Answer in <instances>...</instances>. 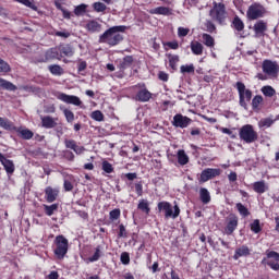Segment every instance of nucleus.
<instances>
[{
    "label": "nucleus",
    "instance_id": "nucleus-4",
    "mask_svg": "<svg viewBox=\"0 0 279 279\" xmlns=\"http://www.w3.org/2000/svg\"><path fill=\"white\" fill-rule=\"evenodd\" d=\"M209 16L213 21H217L218 25H226L228 20V12L226 11V4L214 2L213 9L209 11Z\"/></svg>",
    "mask_w": 279,
    "mask_h": 279
},
{
    "label": "nucleus",
    "instance_id": "nucleus-55",
    "mask_svg": "<svg viewBox=\"0 0 279 279\" xmlns=\"http://www.w3.org/2000/svg\"><path fill=\"white\" fill-rule=\"evenodd\" d=\"M260 104H263V96L260 95L255 96L252 100L253 110H256V108H258Z\"/></svg>",
    "mask_w": 279,
    "mask_h": 279
},
{
    "label": "nucleus",
    "instance_id": "nucleus-28",
    "mask_svg": "<svg viewBox=\"0 0 279 279\" xmlns=\"http://www.w3.org/2000/svg\"><path fill=\"white\" fill-rule=\"evenodd\" d=\"M232 29H235V32H243L245 29V23H243V20L239 17V15H235L231 22Z\"/></svg>",
    "mask_w": 279,
    "mask_h": 279
},
{
    "label": "nucleus",
    "instance_id": "nucleus-18",
    "mask_svg": "<svg viewBox=\"0 0 279 279\" xmlns=\"http://www.w3.org/2000/svg\"><path fill=\"white\" fill-rule=\"evenodd\" d=\"M250 254H252V251L250 250V247L247 245H242V246H240L235 250L234 255H233V259L239 260L243 256L244 257L250 256Z\"/></svg>",
    "mask_w": 279,
    "mask_h": 279
},
{
    "label": "nucleus",
    "instance_id": "nucleus-3",
    "mask_svg": "<svg viewBox=\"0 0 279 279\" xmlns=\"http://www.w3.org/2000/svg\"><path fill=\"white\" fill-rule=\"evenodd\" d=\"M159 213H163L165 219H178L180 217V206L174 203V206L167 201L159 202L157 204Z\"/></svg>",
    "mask_w": 279,
    "mask_h": 279
},
{
    "label": "nucleus",
    "instance_id": "nucleus-11",
    "mask_svg": "<svg viewBox=\"0 0 279 279\" xmlns=\"http://www.w3.org/2000/svg\"><path fill=\"white\" fill-rule=\"evenodd\" d=\"M191 123H193V120L186 116H183L182 113H177L172 120V125L174 128H181V130L189 128Z\"/></svg>",
    "mask_w": 279,
    "mask_h": 279
},
{
    "label": "nucleus",
    "instance_id": "nucleus-51",
    "mask_svg": "<svg viewBox=\"0 0 279 279\" xmlns=\"http://www.w3.org/2000/svg\"><path fill=\"white\" fill-rule=\"evenodd\" d=\"M93 9L95 12H106V10H108V7L102 2H94Z\"/></svg>",
    "mask_w": 279,
    "mask_h": 279
},
{
    "label": "nucleus",
    "instance_id": "nucleus-27",
    "mask_svg": "<svg viewBox=\"0 0 279 279\" xmlns=\"http://www.w3.org/2000/svg\"><path fill=\"white\" fill-rule=\"evenodd\" d=\"M177 159H178V163L181 167H184L187 162H190L189 155L186 154V151L184 149H179L177 151Z\"/></svg>",
    "mask_w": 279,
    "mask_h": 279
},
{
    "label": "nucleus",
    "instance_id": "nucleus-30",
    "mask_svg": "<svg viewBox=\"0 0 279 279\" xmlns=\"http://www.w3.org/2000/svg\"><path fill=\"white\" fill-rule=\"evenodd\" d=\"M190 47L194 56H202V53H204V45L199 41H192Z\"/></svg>",
    "mask_w": 279,
    "mask_h": 279
},
{
    "label": "nucleus",
    "instance_id": "nucleus-47",
    "mask_svg": "<svg viewBox=\"0 0 279 279\" xmlns=\"http://www.w3.org/2000/svg\"><path fill=\"white\" fill-rule=\"evenodd\" d=\"M10 71H12L10 63L0 58V73H10Z\"/></svg>",
    "mask_w": 279,
    "mask_h": 279
},
{
    "label": "nucleus",
    "instance_id": "nucleus-34",
    "mask_svg": "<svg viewBox=\"0 0 279 279\" xmlns=\"http://www.w3.org/2000/svg\"><path fill=\"white\" fill-rule=\"evenodd\" d=\"M203 29L208 34H217V25H215V22H211L210 20H206L203 23Z\"/></svg>",
    "mask_w": 279,
    "mask_h": 279
},
{
    "label": "nucleus",
    "instance_id": "nucleus-7",
    "mask_svg": "<svg viewBox=\"0 0 279 279\" xmlns=\"http://www.w3.org/2000/svg\"><path fill=\"white\" fill-rule=\"evenodd\" d=\"M265 7L258 2L252 3L247 11H246V16L248 21H256L258 19H263L265 16Z\"/></svg>",
    "mask_w": 279,
    "mask_h": 279
},
{
    "label": "nucleus",
    "instance_id": "nucleus-6",
    "mask_svg": "<svg viewBox=\"0 0 279 279\" xmlns=\"http://www.w3.org/2000/svg\"><path fill=\"white\" fill-rule=\"evenodd\" d=\"M235 88L239 93L240 106L242 108H247V102L252 101V92L246 89L243 82H236Z\"/></svg>",
    "mask_w": 279,
    "mask_h": 279
},
{
    "label": "nucleus",
    "instance_id": "nucleus-26",
    "mask_svg": "<svg viewBox=\"0 0 279 279\" xmlns=\"http://www.w3.org/2000/svg\"><path fill=\"white\" fill-rule=\"evenodd\" d=\"M101 256H104V246L101 245H97L95 247V252L92 256H89L87 258L88 263H97V260H99V258H101Z\"/></svg>",
    "mask_w": 279,
    "mask_h": 279
},
{
    "label": "nucleus",
    "instance_id": "nucleus-14",
    "mask_svg": "<svg viewBox=\"0 0 279 279\" xmlns=\"http://www.w3.org/2000/svg\"><path fill=\"white\" fill-rule=\"evenodd\" d=\"M64 145H65L66 149H72V151H74L76 154V156H82V154H84L86 151V147L78 146L77 142H75V140L65 138Z\"/></svg>",
    "mask_w": 279,
    "mask_h": 279
},
{
    "label": "nucleus",
    "instance_id": "nucleus-62",
    "mask_svg": "<svg viewBox=\"0 0 279 279\" xmlns=\"http://www.w3.org/2000/svg\"><path fill=\"white\" fill-rule=\"evenodd\" d=\"M87 66H88V63H86V61L80 60L77 63L78 73H82V71H86Z\"/></svg>",
    "mask_w": 279,
    "mask_h": 279
},
{
    "label": "nucleus",
    "instance_id": "nucleus-64",
    "mask_svg": "<svg viewBox=\"0 0 279 279\" xmlns=\"http://www.w3.org/2000/svg\"><path fill=\"white\" fill-rule=\"evenodd\" d=\"M158 78H159L161 82H169V74H167L166 72L160 71V72L158 73Z\"/></svg>",
    "mask_w": 279,
    "mask_h": 279
},
{
    "label": "nucleus",
    "instance_id": "nucleus-53",
    "mask_svg": "<svg viewBox=\"0 0 279 279\" xmlns=\"http://www.w3.org/2000/svg\"><path fill=\"white\" fill-rule=\"evenodd\" d=\"M90 117L94 121H99V122L104 121L105 119L104 113L100 110L93 111Z\"/></svg>",
    "mask_w": 279,
    "mask_h": 279
},
{
    "label": "nucleus",
    "instance_id": "nucleus-49",
    "mask_svg": "<svg viewBox=\"0 0 279 279\" xmlns=\"http://www.w3.org/2000/svg\"><path fill=\"white\" fill-rule=\"evenodd\" d=\"M102 171L105 173H113L114 172V167H112V163H110L108 160H104L101 163Z\"/></svg>",
    "mask_w": 279,
    "mask_h": 279
},
{
    "label": "nucleus",
    "instance_id": "nucleus-13",
    "mask_svg": "<svg viewBox=\"0 0 279 279\" xmlns=\"http://www.w3.org/2000/svg\"><path fill=\"white\" fill-rule=\"evenodd\" d=\"M219 175H221V169L206 168L201 173L199 182H208V180H213V178H217Z\"/></svg>",
    "mask_w": 279,
    "mask_h": 279
},
{
    "label": "nucleus",
    "instance_id": "nucleus-39",
    "mask_svg": "<svg viewBox=\"0 0 279 279\" xmlns=\"http://www.w3.org/2000/svg\"><path fill=\"white\" fill-rule=\"evenodd\" d=\"M169 66L172 71L178 70V62H180V56L178 54H168Z\"/></svg>",
    "mask_w": 279,
    "mask_h": 279
},
{
    "label": "nucleus",
    "instance_id": "nucleus-36",
    "mask_svg": "<svg viewBox=\"0 0 279 279\" xmlns=\"http://www.w3.org/2000/svg\"><path fill=\"white\" fill-rule=\"evenodd\" d=\"M59 53L60 56H66V58H71V56H73V47H71V45H63V46H59Z\"/></svg>",
    "mask_w": 279,
    "mask_h": 279
},
{
    "label": "nucleus",
    "instance_id": "nucleus-58",
    "mask_svg": "<svg viewBox=\"0 0 279 279\" xmlns=\"http://www.w3.org/2000/svg\"><path fill=\"white\" fill-rule=\"evenodd\" d=\"M63 158H65V160H69L70 162H73V160H75V154H73V151L71 150H64Z\"/></svg>",
    "mask_w": 279,
    "mask_h": 279
},
{
    "label": "nucleus",
    "instance_id": "nucleus-37",
    "mask_svg": "<svg viewBox=\"0 0 279 279\" xmlns=\"http://www.w3.org/2000/svg\"><path fill=\"white\" fill-rule=\"evenodd\" d=\"M131 191H135L137 197H143V181L129 184Z\"/></svg>",
    "mask_w": 279,
    "mask_h": 279
},
{
    "label": "nucleus",
    "instance_id": "nucleus-33",
    "mask_svg": "<svg viewBox=\"0 0 279 279\" xmlns=\"http://www.w3.org/2000/svg\"><path fill=\"white\" fill-rule=\"evenodd\" d=\"M276 123L274 118H264L258 121V129L259 130H267V128H271Z\"/></svg>",
    "mask_w": 279,
    "mask_h": 279
},
{
    "label": "nucleus",
    "instance_id": "nucleus-38",
    "mask_svg": "<svg viewBox=\"0 0 279 279\" xmlns=\"http://www.w3.org/2000/svg\"><path fill=\"white\" fill-rule=\"evenodd\" d=\"M199 199L203 204H210V192L206 187H201Z\"/></svg>",
    "mask_w": 279,
    "mask_h": 279
},
{
    "label": "nucleus",
    "instance_id": "nucleus-61",
    "mask_svg": "<svg viewBox=\"0 0 279 279\" xmlns=\"http://www.w3.org/2000/svg\"><path fill=\"white\" fill-rule=\"evenodd\" d=\"M74 213H75V215L81 217V219H83V221H88V213H86L85 210H75Z\"/></svg>",
    "mask_w": 279,
    "mask_h": 279
},
{
    "label": "nucleus",
    "instance_id": "nucleus-17",
    "mask_svg": "<svg viewBox=\"0 0 279 279\" xmlns=\"http://www.w3.org/2000/svg\"><path fill=\"white\" fill-rule=\"evenodd\" d=\"M51 60H62V54H60V49L58 47L50 48L45 52L43 62H49Z\"/></svg>",
    "mask_w": 279,
    "mask_h": 279
},
{
    "label": "nucleus",
    "instance_id": "nucleus-20",
    "mask_svg": "<svg viewBox=\"0 0 279 279\" xmlns=\"http://www.w3.org/2000/svg\"><path fill=\"white\" fill-rule=\"evenodd\" d=\"M253 191L258 193V195H263V193H267V191H269V185H267L264 180L256 181L253 183Z\"/></svg>",
    "mask_w": 279,
    "mask_h": 279
},
{
    "label": "nucleus",
    "instance_id": "nucleus-56",
    "mask_svg": "<svg viewBox=\"0 0 279 279\" xmlns=\"http://www.w3.org/2000/svg\"><path fill=\"white\" fill-rule=\"evenodd\" d=\"M120 260H121L122 265H130V253H128V252L121 253Z\"/></svg>",
    "mask_w": 279,
    "mask_h": 279
},
{
    "label": "nucleus",
    "instance_id": "nucleus-21",
    "mask_svg": "<svg viewBox=\"0 0 279 279\" xmlns=\"http://www.w3.org/2000/svg\"><path fill=\"white\" fill-rule=\"evenodd\" d=\"M58 119L52 118L51 116H45L41 118V125L46 130H51L58 125Z\"/></svg>",
    "mask_w": 279,
    "mask_h": 279
},
{
    "label": "nucleus",
    "instance_id": "nucleus-10",
    "mask_svg": "<svg viewBox=\"0 0 279 279\" xmlns=\"http://www.w3.org/2000/svg\"><path fill=\"white\" fill-rule=\"evenodd\" d=\"M59 101H63V104H70L71 106H77L78 108H84V102L80 97L75 95H69L62 92L57 93L56 95Z\"/></svg>",
    "mask_w": 279,
    "mask_h": 279
},
{
    "label": "nucleus",
    "instance_id": "nucleus-43",
    "mask_svg": "<svg viewBox=\"0 0 279 279\" xmlns=\"http://www.w3.org/2000/svg\"><path fill=\"white\" fill-rule=\"evenodd\" d=\"M138 210H142V213H145L146 215H149L150 208H149V203L145 199H141L138 205H137Z\"/></svg>",
    "mask_w": 279,
    "mask_h": 279
},
{
    "label": "nucleus",
    "instance_id": "nucleus-50",
    "mask_svg": "<svg viewBox=\"0 0 279 279\" xmlns=\"http://www.w3.org/2000/svg\"><path fill=\"white\" fill-rule=\"evenodd\" d=\"M120 218H121V209L116 208V209H112V210L109 213V219H110V221H117V219H120Z\"/></svg>",
    "mask_w": 279,
    "mask_h": 279
},
{
    "label": "nucleus",
    "instance_id": "nucleus-32",
    "mask_svg": "<svg viewBox=\"0 0 279 279\" xmlns=\"http://www.w3.org/2000/svg\"><path fill=\"white\" fill-rule=\"evenodd\" d=\"M0 128H3V130H8L9 132L16 131V126L14 125V122L4 118H0Z\"/></svg>",
    "mask_w": 279,
    "mask_h": 279
},
{
    "label": "nucleus",
    "instance_id": "nucleus-23",
    "mask_svg": "<svg viewBox=\"0 0 279 279\" xmlns=\"http://www.w3.org/2000/svg\"><path fill=\"white\" fill-rule=\"evenodd\" d=\"M135 99L136 101H142L143 104H145L151 99V93L147 90V88H143L137 92Z\"/></svg>",
    "mask_w": 279,
    "mask_h": 279
},
{
    "label": "nucleus",
    "instance_id": "nucleus-57",
    "mask_svg": "<svg viewBox=\"0 0 279 279\" xmlns=\"http://www.w3.org/2000/svg\"><path fill=\"white\" fill-rule=\"evenodd\" d=\"M190 32H191V29L180 26L178 28V36H179V38H184V37L189 36Z\"/></svg>",
    "mask_w": 279,
    "mask_h": 279
},
{
    "label": "nucleus",
    "instance_id": "nucleus-60",
    "mask_svg": "<svg viewBox=\"0 0 279 279\" xmlns=\"http://www.w3.org/2000/svg\"><path fill=\"white\" fill-rule=\"evenodd\" d=\"M197 3H199V0H184L183 5H184V8H187V10H189V9L193 8L194 5H196Z\"/></svg>",
    "mask_w": 279,
    "mask_h": 279
},
{
    "label": "nucleus",
    "instance_id": "nucleus-8",
    "mask_svg": "<svg viewBox=\"0 0 279 279\" xmlns=\"http://www.w3.org/2000/svg\"><path fill=\"white\" fill-rule=\"evenodd\" d=\"M267 258H263L262 265H268L272 271H279V253L276 251H267Z\"/></svg>",
    "mask_w": 279,
    "mask_h": 279
},
{
    "label": "nucleus",
    "instance_id": "nucleus-15",
    "mask_svg": "<svg viewBox=\"0 0 279 279\" xmlns=\"http://www.w3.org/2000/svg\"><path fill=\"white\" fill-rule=\"evenodd\" d=\"M44 193L46 202L48 204H53V202L58 199V195H60V190L58 187L47 186Z\"/></svg>",
    "mask_w": 279,
    "mask_h": 279
},
{
    "label": "nucleus",
    "instance_id": "nucleus-44",
    "mask_svg": "<svg viewBox=\"0 0 279 279\" xmlns=\"http://www.w3.org/2000/svg\"><path fill=\"white\" fill-rule=\"evenodd\" d=\"M235 208L240 213L241 217H250V210L243 203H236Z\"/></svg>",
    "mask_w": 279,
    "mask_h": 279
},
{
    "label": "nucleus",
    "instance_id": "nucleus-24",
    "mask_svg": "<svg viewBox=\"0 0 279 279\" xmlns=\"http://www.w3.org/2000/svg\"><path fill=\"white\" fill-rule=\"evenodd\" d=\"M132 64H134V57L126 56L119 62L118 69H120V71H125V69H130Z\"/></svg>",
    "mask_w": 279,
    "mask_h": 279
},
{
    "label": "nucleus",
    "instance_id": "nucleus-31",
    "mask_svg": "<svg viewBox=\"0 0 279 279\" xmlns=\"http://www.w3.org/2000/svg\"><path fill=\"white\" fill-rule=\"evenodd\" d=\"M202 38H203V44L205 45V47H208L209 49L215 48V37H213L208 33H203Z\"/></svg>",
    "mask_w": 279,
    "mask_h": 279
},
{
    "label": "nucleus",
    "instance_id": "nucleus-42",
    "mask_svg": "<svg viewBox=\"0 0 279 279\" xmlns=\"http://www.w3.org/2000/svg\"><path fill=\"white\" fill-rule=\"evenodd\" d=\"M16 3H22V5H25L26 8H31V10H34L35 12H38V7L34 2V0H15Z\"/></svg>",
    "mask_w": 279,
    "mask_h": 279
},
{
    "label": "nucleus",
    "instance_id": "nucleus-12",
    "mask_svg": "<svg viewBox=\"0 0 279 279\" xmlns=\"http://www.w3.org/2000/svg\"><path fill=\"white\" fill-rule=\"evenodd\" d=\"M239 228V217L234 214H230L227 218V226L225 228V234H230L234 233V230Z\"/></svg>",
    "mask_w": 279,
    "mask_h": 279
},
{
    "label": "nucleus",
    "instance_id": "nucleus-22",
    "mask_svg": "<svg viewBox=\"0 0 279 279\" xmlns=\"http://www.w3.org/2000/svg\"><path fill=\"white\" fill-rule=\"evenodd\" d=\"M253 29L256 36H265V33L267 32V24L265 21L259 20L254 24Z\"/></svg>",
    "mask_w": 279,
    "mask_h": 279
},
{
    "label": "nucleus",
    "instance_id": "nucleus-52",
    "mask_svg": "<svg viewBox=\"0 0 279 279\" xmlns=\"http://www.w3.org/2000/svg\"><path fill=\"white\" fill-rule=\"evenodd\" d=\"M251 230H252V232H254L255 234H258V232H260V230H263V228H260V220L255 219V220L251 223Z\"/></svg>",
    "mask_w": 279,
    "mask_h": 279
},
{
    "label": "nucleus",
    "instance_id": "nucleus-35",
    "mask_svg": "<svg viewBox=\"0 0 279 279\" xmlns=\"http://www.w3.org/2000/svg\"><path fill=\"white\" fill-rule=\"evenodd\" d=\"M43 208H44L45 215H47V217H51L56 213H58L59 205L58 204H51V205L44 204Z\"/></svg>",
    "mask_w": 279,
    "mask_h": 279
},
{
    "label": "nucleus",
    "instance_id": "nucleus-2",
    "mask_svg": "<svg viewBox=\"0 0 279 279\" xmlns=\"http://www.w3.org/2000/svg\"><path fill=\"white\" fill-rule=\"evenodd\" d=\"M53 254L58 260H64V256L69 254V239L64 235H57L53 240Z\"/></svg>",
    "mask_w": 279,
    "mask_h": 279
},
{
    "label": "nucleus",
    "instance_id": "nucleus-54",
    "mask_svg": "<svg viewBox=\"0 0 279 279\" xmlns=\"http://www.w3.org/2000/svg\"><path fill=\"white\" fill-rule=\"evenodd\" d=\"M181 73H195V65L193 64H185V65H181L180 68Z\"/></svg>",
    "mask_w": 279,
    "mask_h": 279
},
{
    "label": "nucleus",
    "instance_id": "nucleus-9",
    "mask_svg": "<svg viewBox=\"0 0 279 279\" xmlns=\"http://www.w3.org/2000/svg\"><path fill=\"white\" fill-rule=\"evenodd\" d=\"M263 73L272 80L278 77L279 65L278 62L271 60H264L262 64Z\"/></svg>",
    "mask_w": 279,
    "mask_h": 279
},
{
    "label": "nucleus",
    "instance_id": "nucleus-19",
    "mask_svg": "<svg viewBox=\"0 0 279 279\" xmlns=\"http://www.w3.org/2000/svg\"><path fill=\"white\" fill-rule=\"evenodd\" d=\"M85 29H87L89 34H99V32H101V24L96 20H89L85 25Z\"/></svg>",
    "mask_w": 279,
    "mask_h": 279
},
{
    "label": "nucleus",
    "instance_id": "nucleus-59",
    "mask_svg": "<svg viewBox=\"0 0 279 279\" xmlns=\"http://www.w3.org/2000/svg\"><path fill=\"white\" fill-rule=\"evenodd\" d=\"M118 236H119V239H125L128 236V231L125 230V226H123V225L119 226Z\"/></svg>",
    "mask_w": 279,
    "mask_h": 279
},
{
    "label": "nucleus",
    "instance_id": "nucleus-46",
    "mask_svg": "<svg viewBox=\"0 0 279 279\" xmlns=\"http://www.w3.org/2000/svg\"><path fill=\"white\" fill-rule=\"evenodd\" d=\"M262 93L263 95H265V97H274V95H276V89H274V87L267 85L262 87Z\"/></svg>",
    "mask_w": 279,
    "mask_h": 279
},
{
    "label": "nucleus",
    "instance_id": "nucleus-29",
    "mask_svg": "<svg viewBox=\"0 0 279 279\" xmlns=\"http://www.w3.org/2000/svg\"><path fill=\"white\" fill-rule=\"evenodd\" d=\"M15 132L17 134H20V136L22 138H24V141H29L32 138H34V132H32L31 130L28 129H22V128H15Z\"/></svg>",
    "mask_w": 279,
    "mask_h": 279
},
{
    "label": "nucleus",
    "instance_id": "nucleus-25",
    "mask_svg": "<svg viewBox=\"0 0 279 279\" xmlns=\"http://www.w3.org/2000/svg\"><path fill=\"white\" fill-rule=\"evenodd\" d=\"M150 14H158L161 16H171L172 10L169 7H157L150 10Z\"/></svg>",
    "mask_w": 279,
    "mask_h": 279
},
{
    "label": "nucleus",
    "instance_id": "nucleus-48",
    "mask_svg": "<svg viewBox=\"0 0 279 279\" xmlns=\"http://www.w3.org/2000/svg\"><path fill=\"white\" fill-rule=\"evenodd\" d=\"M88 8V4H80L75 7L74 14L75 16H82V14H86V9Z\"/></svg>",
    "mask_w": 279,
    "mask_h": 279
},
{
    "label": "nucleus",
    "instance_id": "nucleus-40",
    "mask_svg": "<svg viewBox=\"0 0 279 279\" xmlns=\"http://www.w3.org/2000/svg\"><path fill=\"white\" fill-rule=\"evenodd\" d=\"M48 71H50L52 75H57V76L64 75V69H62V66L58 64L49 65Z\"/></svg>",
    "mask_w": 279,
    "mask_h": 279
},
{
    "label": "nucleus",
    "instance_id": "nucleus-16",
    "mask_svg": "<svg viewBox=\"0 0 279 279\" xmlns=\"http://www.w3.org/2000/svg\"><path fill=\"white\" fill-rule=\"evenodd\" d=\"M0 162L3 166L4 170L7 171V175L9 178L14 174V171L16 169L14 166V161L5 158V156H3V154L0 153Z\"/></svg>",
    "mask_w": 279,
    "mask_h": 279
},
{
    "label": "nucleus",
    "instance_id": "nucleus-63",
    "mask_svg": "<svg viewBox=\"0 0 279 279\" xmlns=\"http://www.w3.org/2000/svg\"><path fill=\"white\" fill-rule=\"evenodd\" d=\"M166 47H169V49H180V44L177 40L173 41H167Z\"/></svg>",
    "mask_w": 279,
    "mask_h": 279
},
{
    "label": "nucleus",
    "instance_id": "nucleus-41",
    "mask_svg": "<svg viewBox=\"0 0 279 279\" xmlns=\"http://www.w3.org/2000/svg\"><path fill=\"white\" fill-rule=\"evenodd\" d=\"M0 88H3L4 90H16V87L12 82H9L4 78L0 77Z\"/></svg>",
    "mask_w": 279,
    "mask_h": 279
},
{
    "label": "nucleus",
    "instance_id": "nucleus-5",
    "mask_svg": "<svg viewBox=\"0 0 279 279\" xmlns=\"http://www.w3.org/2000/svg\"><path fill=\"white\" fill-rule=\"evenodd\" d=\"M239 136L240 141H243V143H246L248 145L258 141V132L254 130V126L252 124L243 125L239 130Z\"/></svg>",
    "mask_w": 279,
    "mask_h": 279
},
{
    "label": "nucleus",
    "instance_id": "nucleus-45",
    "mask_svg": "<svg viewBox=\"0 0 279 279\" xmlns=\"http://www.w3.org/2000/svg\"><path fill=\"white\" fill-rule=\"evenodd\" d=\"M62 112L65 117V121H68L69 123H73V121H75V113H73V111H71V109H62Z\"/></svg>",
    "mask_w": 279,
    "mask_h": 279
},
{
    "label": "nucleus",
    "instance_id": "nucleus-1",
    "mask_svg": "<svg viewBox=\"0 0 279 279\" xmlns=\"http://www.w3.org/2000/svg\"><path fill=\"white\" fill-rule=\"evenodd\" d=\"M128 29L130 27L125 25L112 26L99 36L98 43L109 45V47H117V45L123 43V35L121 34H125Z\"/></svg>",
    "mask_w": 279,
    "mask_h": 279
}]
</instances>
